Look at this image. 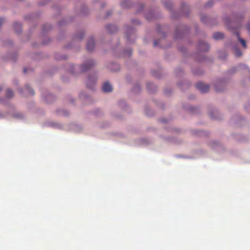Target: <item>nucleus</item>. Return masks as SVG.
I'll return each mask as SVG.
<instances>
[{
  "label": "nucleus",
  "mask_w": 250,
  "mask_h": 250,
  "mask_svg": "<svg viewBox=\"0 0 250 250\" xmlns=\"http://www.w3.org/2000/svg\"><path fill=\"white\" fill-rule=\"evenodd\" d=\"M235 54L237 57H240L242 55V52L240 50L236 49L235 50Z\"/></svg>",
  "instance_id": "nucleus-11"
},
{
  "label": "nucleus",
  "mask_w": 250,
  "mask_h": 250,
  "mask_svg": "<svg viewBox=\"0 0 250 250\" xmlns=\"http://www.w3.org/2000/svg\"><path fill=\"white\" fill-rule=\"evenodd\" d=\"M95 46V42L93 38H90L87 43L86 49L88 51H92L94 49Z\"/></svg>",
  "instance_id": "nucleus-2"
},
{
  "label": "nucleus",
  "mask_w": 250,
  "mask_h": 250,
  "mask_svg": "<svg viewBox=\"0 0 250 250\" xmlns=\"http://www.w3.org/2000/svg\"><path fill=\"white\" fill-rule=\"evenodd\" d=\"M224 35L221 32H216L213 35V37L215 40H220L224 38Z\"/></svg>",
  "instance_id": "nucleus-6"
},
{
  "label": "nucleus",
  "mask_w": 250,
  "mask_h": 250,
  "mask_svg": "<svg viewBox=\"0 0 250 250\" xmlns=\"http://www.w3.org/2000/svg\"><path fill=\"white\" fill-rule=\"evenodd\" d=\"M3 21H4L3 19L0 18V25H1L2 24V23H3Z\"/></svg>",
  "instance_id": "nucleus-15"
},
{
  "label": "nucleus",
  "mask_w": 250,
  "mask_h": 250,
  "mask_svg": "<svg viewBox=\"0 0 250 250\" xmlns=\"http://www.w3.org/2000/svg\"><path fill=\"white\" fill-rule=\"evenodd\" d=\"M216 90L217 91H220V90H218V89H216Z\"/></svg>",
  "instance_id": "nucleus-19"
},
{
  "label": "nucleus",
  "mask_w": 250,
  "mask_h": 250,
  "mask_svg": "<svg viewBox=\"0 0 250 250\" xmlns=\"http://www.w3.org/2000/svg\"><path fill=\"white\" fill-rule=\"evenodd\" d=\"M13 92L12 90L9 89H8L7 90V91H6V96L9 98H12L13 96Z\"/></svg>",
  "instance_id": "nucleus-9"
},
{
  "label": "nucleus",
  "mask_w": 250,
  "mask_h": 250,
  "mask_svg": "<svg viewBox=\"0 0 250 250\" xmlns=\"http://www.w3.org/2000/svg\"><path fill=\"white\" fill-rule=\"evenodd\" d=\"M14 26H17L18 27H19V28H21V24L20 23H16L15 24H14Z\"/></svg>",
  "instance_id": "nucleus-13"
},
{
  "label": "nucleus",
  "mask_w": 250,
  "mask_h": 250,
  "mask_svg": "<svg viewBox=\"0 0 250 250\" xmlns=\"http://www.w3.org/2000/svg\"><path fill=\"white\" fill-rule=\"evenodd\" d=\"M25 88L28 91L29 94H30L31 95L34 94V93L33 90L31 88H30L29 86H26Z\"/></svg>",
  "instance_id": "nucleus-10"
},
{
  "label": "nucleus",
  "mask_w": 250,
  "mask_h": 250,
  "mask_svg": "<svg viewBox=\"0 0 250 250\" xmlns=\"http://www.w3.org/2000/svg\"><path fill=\"white\" fill-rule=\"evenodd\" d=\"M102 90L105 92H109L112 91V87L110 83H109L108 82H106L103 84Z\"/></svg>",
  "instance_id": "nucleus-4"
},
{
  "label": "nucleus",
  "mask_w": 250,
  "mask_h": 250,
  "mask_svg": "<svg viewBox=\"0 0 250 250\" xmlns=\"http://www.w3.org/2000/svg\"><path fill=\"white\" fill-rule=\"evenodd\" d=\"M196 88L202 93L207 92L209 90V85L202 82H199L196 84Z\"/></svg>",
  "instance_id": "nucleus-1"
},
{
  "label": "nucleus",
  "mask_w": 250,
  "mask_h": 250,
  "mask_svg": "<svg viewBox=\"0 0 250 250\" xmlns=\"http://www.w3.org/2000/svg\"><path fill=\"white\" fill-rule=\"evenodd\" d=\"M106 29L110 33H114L117 30V27L113 25H107L106 26Z\"/></svg>",
  "instance_id": "nucleus-5"
},
{
  "label": "nucleus",
  "mask_w": 250,
  "mask_h": 250,
  "mask_svg": "<svg viewBox=\"0 0 250 250\" xmlns=\"http://www.w3.org/2000/svg\"><path fill=\"white\" fill-rule=\"evenodd\" d=\"M26 71H27L26 68H24V69H23V72H24V73H26Z\"/></svg>",
  "instance_id": "nucleus-18"
},
{
  "label": "nucleus",
  "mask_w": 250,
  "mask_h": 250,
  "mask_svg": "<svg viewBox=\"0 0 250 250\" xmlns=\"http://www.w3.org/2000/svg\"><path fill=\"white\" fill-rule=\"evenodd\" d=\"M213 2V1L212 0H209L208 3L207 4V6H209L211 5V4H210V3H212Z\"/></svg>",
  "instance_id": "nucleus-14"
},
{
  "label": "nucleus",
  "mask_w": 250,
  "mask_h": 250,
  "mask_svg": "<svg viewBox=\"0 0 250 250\" xmlns=\"http://www.w3.org/2000/svg\"><path fill=\"white\" fill-rule=\"evenodd\" d=\"M247 28H248V30L249 31V32H250V25H248L247 26Z\"/></svg>",
  "instance_id": "nucleus-16"
},
{
  "label": "nucleus",
  "mask_w": 250,
  "mask_h": 250,
  "mask_svg": "<svg viewBox=\"0 0 250 250\" xmlns=\"http://www.w3.org/2000/svg\"><path fill=\"white\" fill-rule=\"evenodd\" d=\"M96 82V80L95 78H92L91 77L89 78L87 82V85L88 87H89V84L90 83H92V84H94Z\"/></svg>",
  "instance_id": "nucleus-8"
},
{
  "label": "nucleus",
  "mask_w": 250,
  "mask_h": 250,
  "mask_svg": "<svg viewBox=\"0 0 250 250\" xmlns=\"http://www.w3.org/2000/svg\"><path fill=\"white\" fill-rule=\"evenodd\" d=\"M165 5H166V6L167 8H170V6H169L168 5H167V4H165Z\"/></svg>",
  "instance_id": "nucleus-17"
},
{
  "label": "nucleus",
  "mask_w": 250,
  "mask_h": 250,
  "mask_svg": "<svg viewBox=\"0 0 250 250\" xmlns=\"http://www.w3.org/2000/svg\"><path fill=\"white\" fill-rule=\"evenodd\" d=\"M94 65V62L92 60L89 61L86 63L82 65V70L83 71H86L90 67Z\"/></svg>",
  "instance_id": "nucleus-3"
},
{
  "label": "nucleus",
  "mask_w": 250,
  "mask_h": 250,
  "mask_svg": "<svg viewBox=\"0 0 250 250\" xmlns=\"http://www.w3.org/2000/svg\"><path fill=\"white\" fill-rule=\"evenodd\" d=\"M159 43V40L155 41L154 42V46H156Z\"/></svg>",
  "instance_id": "nucleus-12"
},
{
  "label": "nucleus",
  "mask_w": 250,
  "mask_h": 250,
  "mask_svg": "<svg viewBox=\"0 0 250 250\" xmlns=\"http://www.w3.org/2000/svg\"><path fill=\"white\" fill-rule=\"evenodd\" d=\"M1 88L0 87V91H1Z\"/></svg>",
  "instance_id": "nucleus-20"
},
{
  "label": "nucleus",
  "mask_w": 250,
  "mask_h": 250,
  "mask_svg": "<svg viewBox=\"0 0 250 250\" xmlns=\"http://www.w3.org/2000/svg\"><path fill=\"white\" fill-rule=\"evenodd\" d=\"M235 34L236 35L237 37L238 40H239V41L241 42V43L242 44L243 46L245 48H246V43L244 39H241L240 37V35H239V34L238 33L236 32V33H235Z\"/></svg>",
  "instance_id": "nucleus-7"
}]
</instances>
